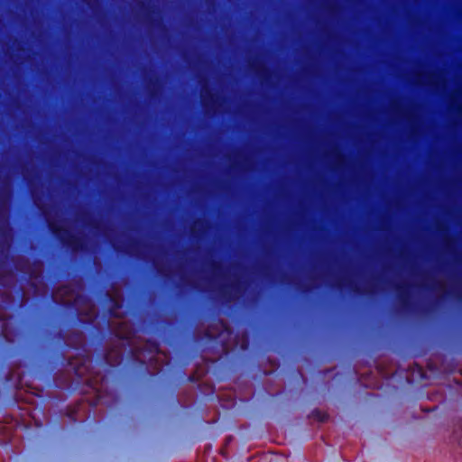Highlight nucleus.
Wrapping results in <instances>:
<instances>
[{"instance_id":"f257e3e1","label":"nucleus","mask_w":462,"mask_h":462,"mask_svg":"<svg viewBox=\"0 0 462 462\" xmlns=\"http://www.w3.org/2000/svg\"><path fill=\"white\" fill-rule=\"evenodd\" d=\"M48 226L51 234L61 243L62 245L72 252H85L87 250L84 240L70 233L68 229L56 222L50 221Z\"/></svg>"},{"instance_id":"f03ea898","label":"nucleus","mask_w":462,"mask_h":462,"mask_svg":"<svg viewBox=\"0 0 462 462\" xmlns=\"http://www.w3.org/2000/svg\"><path fill=\"white\" fill-rule=\"evenodd\" d=\"M409 284H396L395 291L400 305L404 309L411 307V293Z\"/></svg>"},{"instance_id":"7ed1b4c3","label":"nucleus","mask_w":462,"mask_h":462,"mask_svg":"<svg viewBox=\"0 0 462 462\" xmlns=\"http://www.w3.org/2000/svg\"><path fill=\"white\" fill-rule=\"evenodd\" d=\"M311 416L320 422H325L328 419V415L326 412H323L318 409L312 411Z\"/></svg>"},{"instance_id":"20e7f679","label":"nucleus","mask_w":462,"mask_h":462,"mask_svg":"<svg viewBox=\"0 0 462 462\" xmlns=\"http://www.w3.org/2000/svg\"><path fill=\"white\" fill-rule=\"evenodd\" d=\"M255 69V71L260 74L262 77H265L267 74H269V70L266 69H263L262 71L258 69L257 66H254Z\"/></svg>"},{"instance_id":"39448f33","label":"nucleus","mask_w":462,"mask_h":462,"mask_svg":"<svg viewBox=\"0 0 462 462\" xmlns=\"http://www.w3.org/2000/svg\"><path fill=\"white\" fill-rule=\"evenodd\" d=\"M221 268V265L219 263L217 262H212L211 263V269L215 272V271H217Z\"/></svg>"},{"instance_id":"423d86ee","label":"nucleus","mask_w":462,"mask_h":462,"mask_svg":"<svg viewBox=\"0 0 462 462\" xmlns=\"http://www.w3.org/2000/svg\"><path fill=\"white\" fill-rule=\"evenodd\" d=\"M352 291L356 294H363V291L357 286L353 287Z\"/></svg>"},{"instance_id":"0eeeda50","label":"nucleus","mask_w":462,"mask_h":462,"mask_svg":"<svg viewBox=\"0 0 462 462\" xmlns=\"http://www.w3.org/2000/svg\"><path fill=\"white\" fill-rule=\"evenodd\" d=\"M455 295H456V297H457V299H459V300H460V299H462V294H461V292H460L459 291H457L455 292Z\"/></svg>"},{"instance_id":"6e6552de","label":"nucleus","mask_w":462,"mask_h":462,"mask_svg":"<svg viewBox=\"0 0 462 462\" xmlns=\"http://www.w3.org/2000/svg\"><path fill=\"white\" fill-rule=\"evenodd\" d=\"M208 97H209L210 100H213L214 95L211 92H209L208 93Z\"/></svg>"},{"instance_id":"1a4fd4ad","label":"nucleus","mask_w":462,"mask_h":462,"mask_svg":"<svg viewBox=\"0 0 462 462\" xmlns=\"http://www.w3.org/2000/svg\"><path fill=\"white\" fill-rule=\"evenodd\" d=\"M189 381L194 382L195 381V377L193 375L189 376Z\"/></svg>"},{"instance_id":"9d476101","label":"nucleus","mask_w":462,"mask_h":462,"mask_svg":"<svg viewBox=\"0 0 462 462\" xmlns=\"http://www.w3.org/2000/svg\"><path fill=\"white\" fill-rule=\"evenodd\" d=\"M109 312H110V315H112V316L114 315V312L112 310H110Z\"/></svg>"}]
</instances>
